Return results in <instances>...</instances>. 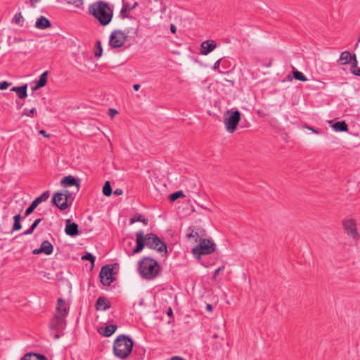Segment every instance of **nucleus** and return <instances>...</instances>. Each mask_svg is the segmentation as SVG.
Instances as JSON below:
<instances>
[{"mask_svg": "<svg viewBox=\"0 0 360 360\" xmlns=\"http://www.w3.org/2000/svg\"><path fill=\"white\" fill-rule=\"evenodd\" d=\"M136 245L129 255H134L141 252L146 246L150 249L155 250L159 252L167 253V245L155 233L144 235V232L140 230L136 233Z\"/></svg>", "mask_w": 360, "mask_h": 360, "instance_id": "nucleus-1", "label": "nucleus"}, {"mask_svg": "<svg viewBox=\"0 0 360 360\" xmlns=\"http://www.w3.org/2000/svg\"><path fill=\"white\" fill-rule=\"evenodd\" d=\"M89 13L95 17L103 26L108 25L112 20L113 11L108 3L98 1L90 4L89 6Z\"/></svg>", "mask_w": 360, "mask_h": 360, "instance_id": "nucleus-2", "label": "nucleus"}, {"mask_svg": "<svg viewBox=\"0 0 360 360\" xmlns=\"http://www.w3.org/2000/svg\"><path fill=\"white\" fill-rule=\"evenodd\" d=\"M134 342L127 335H120L114 340L112 346L113 354L120 359H125L132 352Z\"/></svg>", "mask_w": 360, "mask_h": 360, "instance_id": "nucleus-3", "label": "nucleus"}, {"mask_svg": "<svg viewBox=\"0 0 360 360\" xmlns=\"http://www.w3.org/2000/svg\"><path fill=\"white\" fill-rule=\"evenodd\" d=\"M160 266L155 259L144 257L139 262V270L141 275L146 279L152 280L159 274Z\"/></svg>", "mask_w": 360, "mask_h": 360, "instance_id": "nucleus-4", "label": "nucleus"}, {"mask_svg": "<svg viewBox=\"0 0 360 360\" xmlns=\"http://www.w3.org/2000/svg\"><path fill=\"white\" fill-rule=\"evenodd\" d=\"M240 112L238 110H227L224 115V123L226 129L229 133L234 132L240 120Z\"/></svg>", "mask_w": 360, "mask_h": 360, "instance_id": "nucleus-5", "label": "nucleus"}, {"mask_svg": "<svg viewBox=\"0 0 360 360\" xmlns=\"http://www.w3.org/2000/svg\"><path fill=\"white\" fill-rule=\"evenodd\" d=\"M129 30L122 31L121 30H114L109 37V45L112 49H118L123 46L125 44Z\"/></svg>", "mask_w": 360, "mask_h": 360, "instance_id": "nucleus-6", "label": "nucleus"}, {"mask_svg": "<svg viewBox=\"0 0 360 360\" xmlns=\"http://www.w3.org/2000/svg\"><path fill=\"white\" fill-rule=\"evenodd\" d=\"M216 245L209 239L200 240L199 244L195 247L192 252L195 257L200 258L202 255H210L214 252Z\"/></svg>", "mask_w": 360, "mask_h": 360, "instance_id": "nucleus-7", "label": "nucleus"}, {"mask_svg": "<svg viewBox=\"0 0 360 360\" xmlns=\"http://www.w3.org/2000/svg\"><path fill=\"white\" fill-rule=\"evenodd\" d=\"M112 271L113 269L110 264L102 266L99 273V278L103 285L109 286L115 280V278L112 276Z\"/></svg>", "mask_w": 360, "mask_h": 360, "instance_id": "nucleus-8", "label": "nucleus"}, {"mask_svg": "<svg viewBox=\"0 0 360 360\" xmlns=\"http://www.w3.org/2000/svg\"><path fill=\"white\" fill-rule=\"evenodd\" d=\"M51 202L61 211L65 210L72 204V201L68 202L66 200V198L63 197L62 193H59V191L53 194L51 199Z\"/></svg>", "mask_w": 360, "mask_h": 360, "instance_id": "nucleus-9", "label": "nucleus"}, {"mask_svg": "<svg viewBox=\"0 0 360 360\" xmlns=\"http://www.w3.org/2000/svg\"><path fill=\"white\" fill-rule=\"evenodd\" d=\"M50 195L49 191H44L40 196L36 198L27 208L25 212V217L32 214L35 208L43 201L46 200Z\"/></svg>", "mask_w": 360, "mask_h": 360, "instance_id": "nucleus-10", "label": "nucleus"}, {"mask_svg": "<svg viewBox=\"0 0 360 360\" xmlns=\"http://www.w3.org/2000/svg\"><path fill=\"white\" fill-rule=\"evenodd\" d=\"M65 317L58 314L54 315L51 321V329L56 331L63 330L66 326Z\"/></svg>", "mask_w": 360, "mask_h": 360, "instance_id": "nucleus-11", "label": "nucleus"}, {"mask_svg": "<svg viewBox=\"0 0 360 360\" xmlns=\"http://www.w3.org/2000/svg\"><path fill=\"white\" fill-rule=\"evenodd\" d=\"M60 184L63 187L75 186L76 192L79 189V180L71 175L64 176L60 181Z\"/></svg>", "mask_w": 360, "mask_h": 360, "instance_id": "nucleus-12", "label": "nucleus"}, {"mask_svg": "<svg viewBox=\"0 0 360 360\" xmlns=\"http://www.w3.org/2000/svg\"><path fill=\"white\" fill-rule=\"evenodd\" d=\"M56 311L58 315L67 316L68 315L70 307L66 304L63 298H58L56 304Z\"/></svg>", "mask_w": 360, "mask_h": 360, "instance_id": "nucleus-13", "label": "nucleus"}, {"mask_svg": "<svg viewBox=\"0 0 360 360\" xmlns=\"http://www.w3.org/2000/svg\"><path fill=\"white\" fill-rule=\"evenodd\" d=\"M216 43L213 40H206L200 45V53L207 55L216 48Z\"/></svg>", "mask_w": 360, "mask_h": 360, "instance_id": "nucleus-14", "label": "nucleus"}, {"mask_svg": "<svg viewBox=\"0 0 360 360\" xmlns=\"http://www.w3.org/2000/svg\"><path fill=\"white\" fill-rule=\"evenodd\" d=\"M65 232L68 236H75L79 234L78 225L72 222L70 219L66 220Z\"/></svg>", "mask_w": 360, "mask_h": 360, "instance_id": "nucleus-15", "label": "nucleus"}, {"mask_svg": "<svg viewBox=\"0 0 360 360\" xmlns=\"http://www.w3.org/2000/svg\"><path fill=\"white\" fill-rule=\"evenodd\" d=\"M204 230L201 228L196 226H191L188 229V233L186 237L188 238H193L197 241L198 238H201L203 236Z\"/></svg>", "mask_w": 360, "mask_h": 360, "instance_id": "nucleus-16", "label": "nucleus"}, {"mask_svg": "<svg viewBox=\"0 0 360 360\" xmlns=\"http://www.w3.org/2000/svg\"><path fill=\"white\" fill-rule=\"evenodd\" d=\"M343 225L348 235L352 237H355L357 235L356 224L354 220H347L344 222Z\"/></svg>", "mask_w": 360, "mask_h": 360, "instance_id": "nucleus-17", "label": "nucleus"}, {"mask_svg": "<svg viewBox=\"0 0 360 360\" xmlns=\"http://www.w3.org/2000/svg\"><path fill=\"white\" fill-rule=\"evenodd\" d=\"M95 308L97 311H105L110 308V303L105 297H99L96 302Z\"/></svg>", "mask_w": 360, "mask_h": 360, "instance_id": "nucleus-18", "label": "nucleus"}, {"mask_svg": "<svg viewBox=\"0 0 360 360\" xmlns=\"http://www.w3.org/2000/svg\"><path fill=\"white\" fill-rule=\"evenodd\" d=\"M117 328L116 324H110L105 327H101L98 331L104 337H110L116 331Z\"/></svg>", "mask_w": 360, "mask_h": 360, "instance_id": "nucleus-19", "label": "nucleus"}, {"mask_svg": "<svg viewBox=\"0 0 360 360\" xmlns=\"http://www.w3.org/2000/svg\"><path fill=\"white\" fill-rule=\"evenodd\" d=\"M35 27L39 30H45L51 27L50 20L44 16H41L35 22Z\"/></svg>", "mask_w": 360, "mask_h": 360, "instance_id": "nucleus-20", "label": "nucleus"}, {"mask_svg": "<svg viewBox=\"0 0 360 360\" xmlns=\"http://www.w3.org/2000/svg\"><path fill=\"white\" fill-rule=\"evenodd\" d=\"M27 84H25L20 86H14L11 89V91H14L17 94L18 96L20 99H24L27 96Z\"/></svg>", "mask_w": 360, "mask_h": 360, "instance_id": "nucleus-21", "label": "nucleus"}, {"mask_svg": "<svg viewBox=\"0 0 360 360\" xmlns=\"http://www.w3.org/2000/svg\"><path fill=\"white\" fill-rule=\"evenodd\" d=\"M48 72H44L39 77V80L37 82L33 90H37L46 86L47 83Z\"/></svg>", "mask_w": 360, "mask_h": 360, "instance_id": "nucleus-22", "label": "nucleus"}, {"mask_svg": "<svg viewBox=\"0 0 360 360\" xmlns=\"http://www.w3.org/2000/svg\"><path fill=\"white\" fill-rule=\"evenodd\" d=\"M43 253L46 255H50L53 251V246L49 240H44L40 246Z\"/></svg>", "mask_w": 360, "mask_h": 360, "instance_id": "nucleus-23", "label": "nucleus"}, {"mask_svg": "<svg viewBox=\"0 0 360 360\" xmlns=\"http://www.w3.org/2000/svg\"><path fill=\"white\" fill-rule=\"evenodd\" d=\"M137 5H138V3L135 2L131 7H129L128 6L127 3L123 2V6H122V8L121 11H120V16L122 18H129V16L125 14L126 12L134 9L137 6Z\"/></svg>", "mask_w": 360, "mask_h": 360, "instance_id": "nucleus-24", "label": "nucleus"}, {"mask_svg": "<svg viewBox=\"0 0 360 360\" xmlns=\"http://www.w3.org/2000/svg\"><path fill=\"white\" fill-rule=\"evenodd\" d=\"M333 127L336 131H347L348 130V125L345 121L335 122Z\"/></svg>", "mask_w": 360, "mask_h": 360, "instance_id": "nucleus-25", "label": "nucleus"}, {"mask_svg": "<svg viewBox=\"0 0 360 360\" xmlns=\"http://www.w3.org/2000/svg\"><path fill=\"white\" fill-rule=\"evenodd\" d=\"M22 216L20 214H16L13 217V229H12V231H19L20 229H21L22 228V226H21V224H20V221L22 219Z\"/></svg>", "mask_w": 360, "mask_h": 360, "instance_id": "nucleus-26", "label": "nucleus"}, {"mask_svg": "<svg viewBox=\"0 0 360 360\" xmlns=\"http://www.w3.org/2000/svg\"><path fill=\"white\" fill-rule=\"evenodd\" d=\"M351 57V53L349 51H343L340 57L339 61L342 65H347L349 63V58Z\"/></svg>", "mask_w": 360, "mask_h": 360, "instance_id": "nucleus-27", "label": "nucleus"}, {"mask_svg": "<svg viewBox=\"0 0 360 360\" xmlns=\"http://www.w3.org/2000/svg\"><path fill=\"white\" fill-rule=\"evenodd\" d=\"M112 192L111 185L108 181H105L103 186V193L105 196H110Z\"/></svg>", "mask_w": 360, "mask_h": 360, "instance_id": "nucleus-28", "label": "nucleus"}, {"mask_svg": "<svg viewBox=\"0 0 360 360\" xmlns=\"http://www.w3.org/2000/svg\"><path fill=\"white\" fill-rule=\"evenodd\" d=\"M184 194L182 191H176L168 196V199L170 202H174L181 197H184Z\"/></svg>", "mask_w": 360, "mask_h": 360, "instance_id": "nucleus-29", "label": "nucleus"}, {"mask_svg": "<svg viewBox=\"0 0 360 360\" xmlns=\"http://www.w3.org/2000/svg\"><path fill=\"white\" fill-rule=\"evenodd\" d=\"M102 53H103V49L101 46V41L98 40V41H96V43L94 56L96 58H100L102 56Z\"/></svg>", "mask_w": 360, "mask_h": 360, "instance_id": "nucleus-30", "label": "nucleus"}, {"mask_svg": "<svg viewBox=\"0 0 360 360\" xmlns=\"http://www.w3.org/2000/svg\"><path fill=\"white\" fill-rule=\"evenodd\" d=\"M293 77L296 80L301 82L307 81V78L304 75V74L298 70H293L292 72Z\"/></svg>", "mask_w": 360, "mask_h": 360, "instance_id": "nucleus-31", "label": "nucleus"}, {"mask_svg": "<svg viewBox=\"0 0 360 360\" xmlns=\"http://www.w3.org/2000/svg\"><path fill=\"white\" fill-rule=\"evenodd\" d=\"M137 221L143 222L145 225L148 224V220L143 218L141 214L135 215L130 219V224H134Z\"/></svg>", "mask_w": 360, "mask_h": 360, "instance_id": "nucleus-32", "label": "nucleus"}, {"mask_svg": "<svg viewBox=\"0 0 360 360\" xmlns=\"http://www.w3.org/2000/svg\"><path fill=\"white\" fill-rule=\"evenodd\" d=\"M12 22L15 24L20 25V26H22L23 17L21 13H16L13 18Z\"/></svg>", "mask_w": 360, "mask_h": 360, "instance_id": "nucleus-33", "label": "nucleus"}, {"mask_svg": "<svg viewBox=\"0 0 360 360\" xmlns=\"http://www.w3.org/2000/svg\"><path fill=\"white\" fill-rule=\"evenodd\" d=\"M349 63H351V69H350V71H352V70L356 68L358 66V61H357V59H356V56L355 54H353V55H351V57L349 58Z\"/></svg>", "mask_w": 360, "mask_h": 360, "instance_id": "nucleus-34", "label": "nucleus"}, {"mask_svg": "<svg viewBox=\"0 0 360 360\" xmlns=\"http://www.w3.org/2000/svg\"><path fill=\"white\" fill-rule=\"evenodd\" d=\"M82 259L89 261L92 264H94L96 257L91 253L86 252L84 255L82 257Z\"/></svg>", "mask_w": 360, "mask_h": 360, "instance_id": "nucleus-35", "label": "nucleus"}, {"mask_svg": "<svg viewBox=\"0 0 360 360\" xmlns=\"http://www.w3.org/2000/svg\"><path fill=\"white\" fill-rule=\"evenodd\" d=\"M37 359V354L28 353L23 356L21 360H36Z\"/></svg>", "mask_w": 360, "mask_h": 360, "instance_id": "nucleus-36", "label": "nucleus"}, {"mask_svg": "<svg viewBox=\"0 0 360 360\" xmlns=\"http://www.w3.org/2000/svg\"><path fill=\"white\" fill-rule=\"evenodd\" d=\"M59 193H62V195H63V197L66 198V200L68 202L69 199L73 198V197H72L73 193L69 190L65 189L62 191H59Z\"/></svg>", "mask_w": 360, "mask_h": 360, "instance_id": "nucleus-37", "label": "nucleus"}, {"mask_svg": "<svg viewBox=\"0 0 360 360\" xmlns=\"http://www.w3.org/2000/svg\"><path fill=\"white\" fill-rule=\"evenodd\" d=\"M68 4L75 5L77 7H79V6L82 4V0H65Z\"/></svg>", "mask_w": 360, "mask_h": 360, "instance_id": "nucleus-38", "label": "nucleus"}, {"mask_svg": "<svg viewBox=\"0 0 360 360\" xmlns=\"http://www.w3.org/2000/svg\"><path fill=\"white\" fill-rule=\"evenodd\" d=\"M134 352L139 353V354L140 355V358L139 359V360H140V359H143V356L145 355L146 351L143 348H140V349H135Z\"/></svg>", "mask_w": 360, "mask_h": 360, "instance_id": "nucleus-39", "label": "nucleus"}, {"mask_svg": "<svg viewBox=\"0 0 360 360\" xmlns=\"http://www.w3.org/2000/svg\"><path fill=\"white\" fill-rule=\"evenodd\" d=\"M34 112H35V108H32L30 110L25 109L24 111H23V115H27L28 117H32V115L34 113Z\"/></svg>", "mask_w": 360, "mask_h": 360, "instance_id": "nucleus-40", "label": "nucleus"}, {"mask_svg": "<svg viewBox=\"0 0 360 360\" xmlns=\"http://www.w3.org/2000/svg\"><path fill=\"white\" fill-rule=\"evenodd\" d=\"M304 128L309 129V130H311V131H313L314 134H319L321 133V131L318 129H315L311 126H308V125H304Z\"/></svg>", "mask_w": 360, "mask_h": 360, "instance_id": "nucleus-41", "label": "nucleus"}, {"mask_svg": "<svg viewBox=\"0 0 360 360\" xmlns=\"http://www.w3.org/2000/svg\"><path fill=\"white\" fill-rule=\"evenodd\" d=\"M10 85H11V83L4 81L0 83V89H1V90L6 89Z\"/></svg>", "mask_w": 360, "mask_h": 360, "instance_id": "nucleus-42", "label": "nucleus"}, {"mask_svg": "<svg viewBox=\"0 0 360 360\" xmlns=\"http://www.w3.org/2000/svg\"><path fill=\"white\" fill-rule=\"evenodd\" d=\"M42 221L41 218L36 219L33 224L31 225V227H32L34 229L37 228V226L39 225V224Z\"/></svg>", "mask_w": 360, "mask_h": 360, "instance_id": "nucleus-43", "label": "nucleus"}, {"mask_svg": "<svg viewBox=\"0 0 360 360\" xmlns=\"http://www.w3.org/2000/svg\"><path fill=\"white\" fill-rule=\"evenodd\" d=\"M34 229L32 227H30L28 229H27L25 231H24L22 235H30L34 232Z\"/></svg>", "mask_w": 360, "mask_h": 360, "instance_id": "nucleus-44", "label": "nucleus"}, {"mask_svg": "<svg viewBox=\"0 0 360 360\" xmlns=\"http://www.w3.org/2000/svg\"><path fill=\"white\" fill-rule=\"evenodd\" d=\"M351 72L356 76L360 77V68L357 67L356 68L352 70Z\"/></svg>", "mask_w": 360, "mask_h": 360, "instance_id": "nucleus-45", "label": "nucleus"}, {"mask_svg": "<svg viewBox=\"0 0 360 360\" xmlns=\"http://www.w3.org/2000/svg\"><path fill=\"white\" fill-rule=\"evenodd\" d=\"M220 63H221V59H219L218 60H217L215 62V63L214 64L213 69L217 70L219 68Z\"/></svg>", "mask_w": 360, "mask_h": 360, "instance_id": "nucleus-46", "label": "nucleus"}, {"mask_svg": "<svg viewBox=\"0 0 360 360\" xmlns=\"http://www.w3.org/2000/svg\"><path fill=\"white\" fill-rule=\"evenodd\" d=\"M41 253H43L42 250L41 249V248H37V249H34L32 251V254H34V255H39V254H41Z\"/></svg>", "mask_w": 360, "mask_h": 360, "instance_id": "nucleus-47", "label": "nucleus"}, {"mask_svg": "<svg viewBox=\"0 0 360 360\" xmlns=\"http://www.w3.org/2000/svg\"><path fill=\"white\" fill-rule=\"evenodd\" d=\"M117 113V111L115 109H109V115L111 117H113L115 114Z\"/></svg>", "mask_w": 360, "mask_h": 360, "instance_id": "nucleus-48", "label": "nucleus"}, {"mask_svg": "<svg viewBox=\"0 0 360 360\" xmlns=\"http://www.w3.org/2000/svg\"><path fill=\"white\" fill-rule=\"evenodd\" d=\"M36 360H48V359L43 354H37V359Z\"/></svg>", "mask_w": 360, "mask_h": 360, "instance_id": "nucleus-49", "label": "nucleus"}, {"mask_svg": "<svg viewBox=\"0 0 360 360\" xmlns=\"http://www.w3.org/2000/svg\"><path fill=\"white\" fill-rule=\"evenodd\" d=\"M170 30L172 33H176V26L173 24H171L170 25Z\"/></svg>", "mask_w": 360, "mask_h": 360, "instance_id": "nucleus-50", "label": "nucleus"}, {"mask_svg": "<svg viewBox=\"0 0 360 360\" xmlns=\"http://www.w3.org/2000/svg\"><path fill=\"white\" fill-rule=\"evenodd\" d=\"M114 193L116 195H120L121 194H122V190L120 189V188H117L115 191H114Z\"/></svg>", "mask_w": 360, "mask_h": 360, "instance_id": "nucleus-51", "label": "nucleus"}, {"mask_svg": "<svg viewBox=\"0 0 360 360\" xmlns=\"http://www.w3.org/2000/svg\"><path fill=\"white\" fill-rule=\"evenodd\" d=\"M170 360H186V359L181 356H174L172 357Z\"/></svg>", "mask_w": 360, "mask_h": 360, "instance_id": "nucleus-52", "label": "nucleus"}, {"mask_svg": "<svg viewBox=\"0 0 360 360\" xmlns=\"http://www.w3.org/2000/svg\"><path fill=\"white\" fill-rule=\"evenodd\" d=\"M140 87H141V86H140V84H134L133 85V89H134V91H139V89H140Z\"/></svg>", "mask_w": 360, "mask_h": 360, "instance_id": "nucleus-53", "label": "nucleus"}, {"mask_svg": "<svg viewBox=\"0 0 360 360\" xmlns=\"http://www.w3.org/2000/svg\"><path fill=\"white\" fill-rule=\"evenodd\" d=\"M30 5L32 7H34L35 6V4L39 1V0H30Z\"/></svg>", "mask_w": 360, "mask_h": 360, "instance_id": "nucleus-54", "label": "nucleus"}, {"mask_svg": "<svg viewBox=\"0 0 360 360\" xmlns=\"http://www.w3.org/2000/svg\"><path fill=\"white\" fill-rule=\"evenodd\" d=\"M221 267H219L218 269H217L215 271H214V276L215 277L217 275L219 274V273L221 271Z\"/></svg>", "mask_w": 360, "mask_h": 360, "instance_id": "nucleus-55", "label": "nucleus"}, {"mask_svg": "<svg viewBox=\"0 0 360 360\" xmlns=\"http://www.w3.org/2000/svg\"><path fill=\"white\" fill-rule=\"evenodd\" d=\"M39 134L43 135L44 137H49V136L46 134V131L44 130H40Z\"/></svg>", "mask_w": 360, "mask_h": 360, "instance_id": "nucleus-56", "label": "nucleus"}, {"mask_svg": "<svg viewBox=\"0 0 360 360\" xmlns=\"http://www.w3.org/2000/svg\"><path fill=\"white\" fill-rule=\"evenodd\" d=\"M206 309H207V311H211L212 310V304H207V306H206Z\"/></svg>", "mask_w": 360, "mask_h": 360, "instance_id": "nucleus-57", "label": "nucleus"}, {"mask_svg": "<svg viewBox=\"0 0 360 360\" xmlns=\"http://www.w3.org/2000/svg\"><path fill=\"white\" fill-rule=\"evenodd\" d=\"M167 314L169 316H172V315H173L172 309L171 308H169Z\"/></svg>", "mask_w": 360, "mask_h": 360, "instance_id": "nucleus-58", "label": "nucleus"}, {"mask_svg": "<svg viewBox=\"0 0 360 360\" xmlns=\"http://www.w3.org/2000/svg\"><path fill=\"white\" fill-rule=\"evenodd\" d=\"M218 337H219V335L216 333L213 335V338H214V339L217 338Z\"/></svg>", "mask_w": 360, "mask_h": 360, "instance_id": "nucleus-59", "label": "nucleus"}, {"mask_svg": "<svg viewBox=\"0 0 360 360\" xmlns=\"http://www.w3.org/2000/svg\"><path fill=\"white\" fill-rule=\"evenodd\" d=\"M54 338H55L56 339H58V338H60V335H59L58 334H56V335H55V336H54Z\"/></svg>", "mask_w": 360, "mask_h": 360, "instance_id": "nucleus-60", "label": "nucleus"}, {"mask_svg": "<svg viewBox=\"0 0 360 360\" xmlns=\"http://www.w3.org/2000/svg\"><path fill=\"white\" fill-rule=\"evenodd\" d=\"M201 207L205 209V210H208L205 206H201Z\"/></svg>", "mask_w": 360, "mask_h": 360, "instance_id": "nucleus-61", "label": "nucleus"}, {"mask_svg": "<svg viewBox=\"0 0 360 360\" xmlns=\"http://www.w3.org/2000/svg\"><path fill=\"white\" fill-rule=\"evenodd\" d=\"M143 300H141V301L140 302L139 304H140V305H142V304H143Z\"/></svg>", "mask_w": 360, "mask_h": 360, "instance_id": "nucleus-62", "label": "nucleus"}, {"mask_svg": "<svg viewBox=\"0 0 360 360\" xmlns=\"http://www.w3.org/2000/svg\"><path fill=\"white\" fill-rule=\"evenodd\" d=\"M132 243L131 242H129V245H131Z\"/></svg>", "mask_w": 360, "mask_h": 360, "instance_id": "nucleus-63", "label": "nucleus"}]
</instances>
